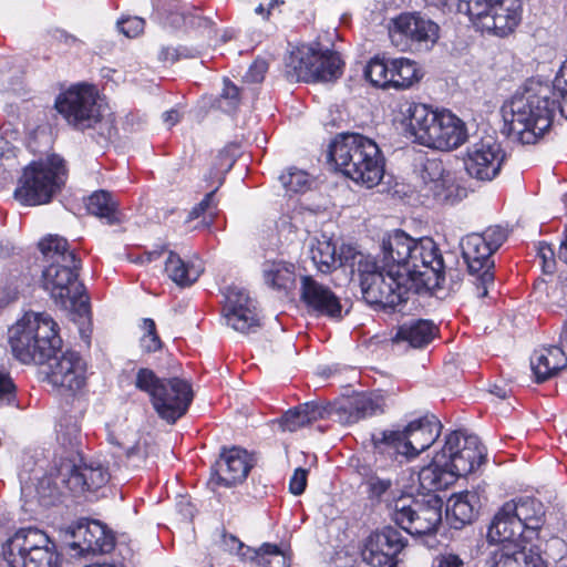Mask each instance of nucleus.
I'll return each instance as SVG.
<instances>
[{
  "label": "nucleus",
  "instance_id": "1",
  "mask_svg": "<svg viewBox=\"0 0 567 567\" xmlns=\"http://www.w3.org/2000/svg\"><path fill=\"white\" fill-rule=\"evenodd\" d=\"M363 299L371 306L394 309L409 292L436 290L445 281V265L436 243L430 237L414 239L394 230L382 239L380 259L352 252Z\"/></svg>",
  "mask_w": 567,
  "mask_h": 567
},
{
  "label": "nucleus",
  "instance_id": "2",
  "mask_svg": "<svg viewBox=\"0 0 567 567\" xmlns=\"http://www.w3.org/2000/svg\"><path fill=\"white\" fill-rule=\"evenodd\" d=\"M8 341L13 357L24 364H49L47 379L55 388L79 391L87 378L85 360L75 351L68 350L55 357L62 347L59 326L45 312H27L9 328Z\"/></svg>",
  "mask_w": 567,
  "mask_h": 567
},
{
  "label": "nucleus",
  "instance_id": "3",
  "mask_svg": "<svg viewBox=\"0 0 567 567\" xmlns=\"http://www.w3.org/2000/svg\"><path fill=\"white\" fill-rule=\"evenodd\" d=\"M400 115L405 133L422 146L450 152L468 140L465 122L446 109L406 101L400 106Z\"/></svg>",
  "mask_w": 567,
  "mask_h": 567
},
{
  "label": "nucleus",
  "instance_id": "4",
  "mask_svg": "<svg viewBox=\"0 0 567 567\" xmlns=\"http://www.w3.org/2000/svg\"><path fill=\"white\" fill-rule=\"evenodd\" d=\"M328 157L344 176L367 188L383 178L384 157L378 144L362 134H338L329 145Z\"/></svg>",
  "mask_w": 567,
  "mask_h": 567
},
{
  "label": "nucleus",
  "instance_id": "5",
  "mask_svg": "<svg viewBox=\"0 0 567 567\" xmlns=\"http://www.w3.org/2000/svg\"><path fill=\"white\" fill-rule=\"evenodd\" d=\"M548 87L538 92L530 89L516 93L502 106L503 132L522 144H535L550 127L554 109Z\"/></svg>",
  "mask_w": 567,
  "mask_h": 567
},
{
  "label": "nucleus",
  "instance_id": "6",
  "mask_svg": "<svg viewBox=\"0 0 567 567\" xmlns=\"http://www.w3.org/2000/svg\"><path fill=\"white\" fill-rule=\"evenodd\" d=\"M64 159L56 154L30 163L23 171L14 190V198L22 205L49 203L66 181Z\"/></svg>",
  "mask_w": 567,
  "mask_h": 567
},
{
  "label": "nucleus",
  "instance_id": "7",
  "mask_svg": "<svg viewBox=\"0 0 567 567\" xmlns=\"http://www.w3.org/2000/svg\"><path fill=\"white\" fill-rule=\"evenodd\" d=\"M135 386L151 396L155 411L168 423H175L182 417L193 400L192 386L186 380L159 379L147 368L137 371Z\"/></svg>",
  "mask_w": 567,
  "mask_h": 567
},
{
  "label": "nucleus",
  "instance_id": "8",
  "mask_svg": "<svg viewBox=\"0 0 567 567\" xmlns=\"http://www.w3.org/2000/svg\"><path fill=\"white\" fill-rule=\"evenodd\" d=\"M441 423L434 415L411 421L403 431H382L372 435L375 450L395 460L415 457L427 450L440 436Z\"/></svg>",
  "mask_w": 567,
  "mask_h": 567
},
{
  "label": "nucleus",
  "instance_id": "9",
  "mask_svg": "<svg viewBox=\"0 0 567 567\" xmlns=\"http://www.w3.org/2000/svg\"><path fill=\"white\" fill-rule=\"evenodd\" d=\"M1 556L9 567H55V544L33 527L17 530L1 545Z\"/></svg>",
  "mask_w": 567,
  "mask_h": 567
},
{
  "label": "nucleus",
  "instance_id": "10",
  "mask_svg": "<svg viewBox=\"0 0 567 567\" xmlns=\"http://www.w3.org/2000/svg\"><path fill=\"white\" fill-rule=\"evenodd\" d=\"M80 261L50 264L42 271V287L56 306L81 316L89 313V298L79 281Z\"/></svg>",
  "mask_w": 567,
  "mask_h": 567
},
{
  "label": "nucleus",
  "instance_id": "11",
  "mask_svg": "<svg viewBox=\"0 0 567 567\" xmlns=\"http://www.w3.org/2000/svg\"><path fill=\"white\" fill-rule=\"evenodd\" d=\"M55 109L68 124L76 130L84 131L104 123L107 125V136L112 135V121L104 118L101 105L97 104V92L93 85L71 86L56 97Z\"/></svg>",
  "mask_w": 567,
  "mask_h": 567
},
{
  "label": "nucleus",
  "instance_id": "12",
  "mask_svg": "<svg viewBox=\"0 0 567 567\" xmlns=\"http://www.w3.org/2000/svg\"><path fill=\"white\" fill-rule=\"evenodd\" d=\"M465 14L482 32L506 37L522 21L520 0H466Z\"/></svg>",
  "mask_w": 567,
  "mask_h": 567
},
{
  "label": "nucleus",
  "instance_id": "13",
  "mask_svg": "<svg viewBox=\"0 0 567 567\" xmlns=\"http://www.w3.org/2000/svg\"><path fill=\"white\" fill-rule=\"evenodd\" d=\"M385 501L391 519L410 535L431 534L441 523V504L437 499L424 503L409 494H401L399 497Z\"/></svg>",
  "mask_w": 567,
  "mask_h": 567
},
{
  "label": "nucleus",
  "instance_id": "14",
  "mask_svg": "<svg viewBox=\"0 0 567 567\" xmlns=\"http://www.w3.org/2000/svg\"><path fill=\"white\" fill-rule=\"evenodd\" d=\"M287 68L297 81L332 82L341 76L343 62L337 52L302 45L291 52Z\"/></svg>",
  "mask_w": 567,
  "mask_h": 567
},
{
  "label": "nucleus",
  "instance_id": "15",
  "mask_svg": "<svg viewBox=\"0 0 567 567\" xmlns=\"http://www.w3.org/2000/svg\"><path fill=\"white\" fill-rule=\"evenodd\" d=\"M391 43L400 51L429 50L439 40L440 27L419 12H404L389 23Z\"/></svg>",
  "mask_w": 567,
  "mask_h": 567
},
{
  "label": "nucleus",
  "instance_id": "16",
  "mask_svg": "<svg viewBox=\"0 0 567 567\" xmlns=\"http://www.w3.org/2000/svg\"><path fill=\"white\" fill-rule=\"evenodd\" d=\"M440 454H445L446 465L454 472L456 480L472 473L484 462L486 455L476 435H465L460 431L446 436Z\"/></svg>",
  "mask_w": 567,
  "mask_h": 567
},
{
  "label": "nucleus",
  "instance_id": "17",
  "mask_svg": "<svg viewBox=\"0 0 567 567\" xmlns=\"http://www.w3.org/2000/svg\"><path fill=\"white\" fill-rule=\"evenodd\" d=\"M505 158L502 145L493 136H486L467 147L463 162L472 178L489 182L499 174Z\"/></svg>",
  "mask_w": 567,
  "mask_h": 567
},
{
  "label": "nucleus",
  "instance_id": "18",
  "mask_svg": "<svg viewBox=\"0 0 567 567\" xmlns=\"http://www.w3.org/2000/svg\"><path fill=\"white\" fill-rule=\"evenodd\" d=\"M462 255L473 276L478 298H485L494 286V251L487 247L478 234L467 235L461 243Z\"/></svg>",
  "mask_w": 567,
  "mask_h": 567
},
{
  "label": "nucleus",
  "instance_id": "19",
  "mask_svg": "<svg viewBox=\"0 0 567 567\" xmlns=\"http://www.w3.org/2000/svg\"><path fill=\"white\" fill-rule=\"evenodd\" d=\"M224 297L223 313L227 326L240 333L255 332L260 326V318L256 302L246 289L230 286Z\"/></svg>",
  "mask_w": 567,
  "mask_h": 567
},
{
  "label": "nucleus",
  "instance_id": "20",
  "mask_svg": "<svg viewBox=\"0 0 567 567\" xmlns=\"http://www.w3.org/2000/svg\"><path fill=\"white\" fill-rule=\"evenodd\" d=\"M72 540L70 547L81 555L106 554L114 548L115 538L101 522L82 518L68 528Z\"/></svg>",
  "mask_w": 567,
  "mask_h": 567
},
{
  "label": "nucleus",
  "instance_id": "21",
  "mask_svg": "<svg viewBox=\"0 0 567 567\" xmlns=\"http://www.w3.org/2000/svg\"><path fill=\"white\" fill-rule=\"evenodd\" d=\"M406 539L401 532L388 526L372 533L361 551L362 560L371 567H385L394 561L395 556L405 547Z\"/></svg>",
  "mask_w": 567,
  "mask_h": 567
},
{
  "label": "nucleus",
  "instance_id": "22",
  "mask_svg": "<svg viewBox=\"0 0 567 567\" xmlns=\"http://www.w3.org/2000/svg\"><path fill=\"white\" fill-rule=\"evenodd\" d=\"M420 193L436 203H452L457 189L451 172L439 159H427L420 169Z\"/></svg>",
  "mask_w": 567,
  "mask_h": 567
},
{
  "label": "nucleus",
  "instance_id": "23",
  "mask_svg": "<svg viewBox=\"0 0 567 567\" xmlns=\"http://www.w3.org/2000/svg\"><path fill=\"white\" fill-rule=\"evenodd\" d=\"M61 481L73 493L94 492L103 487L110 480L109 471L101 464L76 465V460L62 462Z\"/></svg>",
  "mask_w": 567,
  "mask_h": 567
},
{
  "label": "nucleus",
  "instance_id": "24",
  "mask_svg": "<svg viewBox=\"0 0 567 567\" xmlns=\"http://www.w3.org/2000/svg\"><path fill=\"white\" fill-rule=\"evenodd\" d=\"M301 300L308 312L330 319L342 318V305L339 297L327 286L309 276L301 278Z\"/></svg>",
  "mask_w": 567,
  "mask_h": 567
},
{
  "label": "nucleus",
  "instance_id": "25",
  "mask_svg": "<svg viewBox=\"0 0 567 567\" xmlns=\"http://www.w3.org/2000/svg\"><path fill=\"white\" fill-rule=\"evenodd\" d=\"M62 462L54 464V468L50 473H41L40 470H32L28 473L23 470L20 473V481L22 483V492H25L32 486L35 489V496L39 503L43 506L54 505L62 495V486H66V482L61 481Z\"/></svg>",
  "mask_w": 567,
  "mask_h": 567
},
{
  "label": "nucleus",
  "instance_id": "26",
  "mask_svg": "<svg viewBox=\"0 0 567 567\" xmlns=\"http://www.w3.org/2000/svg\"><path fill=\"white\" fill-rule=\"evenodd\" d=\"M252 467V460L244 449L233 446L224 450L215 464L212 477L218 485L231 486L241 483Z\"/></svg>",
  "mask_w": 567,
  "mask_h": 567
},
{
  "label": "nucleus",
  "instance_id": "27",
  "mask_svg": "<svg viewBox=\"0 0 567 567\" xmlns=\"http://www.w3.org/2000/svg\"><path fill=\"white\" fill-rule=\"evenodd\" d=\"M484 567H547L539 551L534 547L504 544L489 551Z\"/></svg>",
  "mask_w": 567,
  "mask_h": 567
},
{
  "label": "nucleus",
  "instance_id": "28",
  "mask_svg": "<svg viewBox=\"0 0 567 567\" xmlns=\"http://www.w3.org/2000/svg\"><path fill=\"white\" fill-rule=\"evenodd\" d=\"M509 512L505 503L494 516L487 532V537L491 542L502 543V545H524V543L529 542L530 538H527L522 523Z\"/></svg>",
  "mask_w": 567,
  "mask_h": 567
},
{
  "label": "nucleus",
  "instance_id": "29",
  "mask_svg": "<svg viewBox=\"0 0 567 567\" xmlns=\"http://www.w3.org/2000/svg\"><path fill=\"white\" fill-rule=\"evenodd\" d=\"M507 509L522 523L527 538L530 540L537 535L545 523V508L542 502L532 497H522L506 502Z\"/></svg>",
  "mask_w": 567,
  "mask_h": 567
},
{
  "label": "nucleus",
  "instance_id": "30",
  "mask_svg": "<svg viewBox=\"0 0 567 567\" xmlns=\"http://www.w3.org/2000/svg\"><path fill=\"white\" fill-rule=\"evenodd\" d=\"M137 437L135 430L123 424L107 427L109 443L118 447L133 466H140L147 457L146 446Z\"/></svg>",
  "mask_w": 567,
  "mask_h": 567
},
{
  "label": "nucleus",
  "instance_id": "31",
  "mask_svg": "<svg viewBox=\"0 0 567 567\" xmlns=\"http://www.w3.org/2000/svg\"><path fill=\"white\" fill-rule=\"evenodd\" d=\"M481 506L480 496L475 491L453 494L446 504V517L453 528H462L474 520Z\"/></svg>",
  "mask_w": 567,
  "mask_h": 567
},
{
  "label": "nucleus",
  "instance_id": "32",
  "mask_svg": "<svg viewBox=\"0 0 567 567\" xmlns=\"http://www.w3.org/2000/svg\"><path fill=\"white\" fill-rule=\"evenodd\" d=\"M436 328L427 320H412L398 327L391 341L394 346L405 348L426 347L434 338Z\"/></svg>",
  "mask_w": 567,
  "mask_h": 567
},
{
  "label": "nucleus",
  "instance_id": "33",
  "mask_svg": "<svg viewBox=\"0 0 567 567\" xmlns=\"http://www.w3.org/2000/svg\"><path fill=\"white\" fill-rule=\"evenodd\" d=\"M445 454L436 453L432 462L419 472L420 486L425 492L447 488L456 478L454 472L446 465Z\"/></svg>",
  "mask_w": 567,
  "mask_h": 567
},
{
  "label": "nucleus",
  "instance_id": "34",
  "mask_svg": "<svg viewBox=\"0 0 567 567\" xmlns=\"http://www.w3.org/2000/svg\"><path fill=\"white\" fill-rule=\"evenodd\" d=\"M530 364L536 380L543 382L567 367V354L556 346L543 348L534 352Z\"/></svg>",
  "mask_w": 567,
  "mask_h": 567
},
{
  "label": "nucleus",
  "instance_id": "35",
  "mask_svg": "<svg viewBox=\"0 0 567 567\" xmlns=\"http://www.w3.org/2000/svg\"><path fill=\"white\" fill-rule=\"evenodd\" d=\"M328 414L327 408L317 402H307L288 410L279 420L284 431L296 432Z\"/></svg>",
  "mask_w": 567,
  "mask_h": 567
},
{
  "label": "nucleus",
  "instance_id": "36",
  "mask_svg": "<svg viewBox=\"0 0 567 567\" xmlns=\"http://www.w3.org/2000/svg\"><path fill=\"white\" fill-rule=\"evenodd\" d=\"M203 271L204 268L199 259L185 261L174 251H169L165 261V272L181 287L193 285Z\"/></svg>",
  "mask_w": 567,
  "mask_h": 567
},
{
  "label": "nucleus",
  "instance_id": "37",
  "mask_svg": "<svg viewBox=\"0 0 567 567\" xmlns=\"http://www.w3.org/2000/svg\"><path fill=\"white\" fill-rule=\"evenodd\" d=\"M310 258L322 274H328L342 265V256L337 257L336 245L324 235L311 243Z\"/></svg>",
  "mask_w": 567,
  "mask_h": 567
},
{
  "label": "nucleus",
  "instance_id": "38",
  "mask_svg": "<svg viewBox=\"0 0 567 567\" xmlns=\"http://www.w3.org/2000/svg\"><path fill=\"white\" fill-rule=\"evenodd\" d=\"M39 249L48 265L80 261L74 251L69 248L66 239L56 235H49L43 238L39 243Z\"/></svg>",
  "mask_w": 567,
  "mask_h": 567
},
{
  "label": "nucleus",
  "instance_id": "39",
  "mask_svg": "<svg viewBox=\"0 0 567 567\" xmlns=\"http://www.w3.org/2000/svg\"><path fill=\"white\" fill-rule=\"evenodd\" d=\"M392 80L390 87L396 90H406L412 87L422 79V72L415 61L406 58L391 60Z\"/></svg>",
  "mask_w": 567,
  "mask_h": 567
},
{
  "label": "nucleus",
  "instance_id": "40",
  "mask_svg": "<svg viewBox=\"0 0 567 567\" xmlns=\"http://www.w3.org/2000/svg\"><path fill=\"white\" fill-rule=\"evenodd\" d=\"M56 440L65 453L64 456H61L60 462L66 461L69 457L76 460L81 436L80 426L72 417H65L60 421L59 429L56 431Z\"/></svg>",
  "mask_w": 567,
  "mask_h": 567
},
{
  "label": "nucleus",
  "instance_id": "41",
  "mask_svg": "<svg viewBox=\"0 0 567 567\" xmlns=\"http://www.w3.org/2000/svg\"><path fill=\"white\" fill-rule=\"evenodd\" d=\"M264 277L268 286L276 289H289L295 284V266L284 261H267Z\"/></svg>",
  "mask_w": 567,
  "mask_h": 567
},
{
  "label": "nucleus",
  "instance_id": "42",
  "mask_svg": "<svg viewBox=\"0 0 567 567\" xmlns=\"http://www.w3.org/2000/svg\"><path fill=\"white\" fill-rule=\"evenodd\" d=\"M117 202L106 190L94 192L86 202L87 212L106 219L109 224L117 221Z\"/></svg>",
  "mask_w": 567,
  "mask_h": 567
},
{
  "label": "nucleus",
  "instance_id": "43",
  "mask_svg": "<svg viewBox=\"0 0 567 567\" xmlns=\"http://www.w3.org/2000/svg\"><path fill=\"white\" fill-rule=\"evenodd\" d=\"M391 60L379 55L372 58L364 69L365 79L377 87L389 89L392 80Z\"/></svg>",
  "mask_w": 567,
  "mask_h": 567
},
{
  "label": "nucleus",
  "instance_id": "44",
  "mask_svg": "<svg viewBox=\"0 0 567 567\" xmlns=\"http://www.w3.org/2000/svg\"><path fill=\"white\" fill-rule=\"evenodd\" d=\"M250 560L261 567H289L286 554L274 544H264L259 549H254Z\"/></svg>",
  "mask_w": 567,
  "mask_h": 567
},
{
  "label": "nucleus",
  "instance_id": "45",
  "mask_svg": "<svg viewBox=\"0 0 567 567\" xmlns=\"http://www.w3.org/2000/svg\"><path fill=\"white\" fill-rule=\"evenodd\" d=\"M342 409L350 413V422H357L360 419L374 415L379 410V404L372 396L362 393L350 399Z\"/></svg>",
  "mask_w": 567,
  "mask_h": 567
},
{
  "label": "nucleus",
  "instance_id": "46",
  "mask_svg": "<svg viewBox=\"0 0 567 567\" xmlns=\"http://www.w3.org/2000/svg\"><path fill=\"white\" fill-rule=\"evenodd\" d=\"M551 94L550 107L555 111L557 105L560 115L567 120V60L553 82Z\"/></svg>",
  "mask_w": 567,
  "mask_h": 567
},
{
  "label": "nucleus",
  "instance_id": "47",
  "mask_svg": "<svg viewBox=\"0 0 567 567\" xmlns=\"http://www.w3.org/2000/svg\"><path fill=\"white\" fill-rule=\"evenodd\" d=\"M282 186L292 193L306 192L310 186L309 175L305 171L289 168L280 176Z\"/></svg>",
  "mask_w": 567,
  "mask_h": 567
},
{
  "label": "nucleus",
  "instance_id": "48",
  "mask_svg": "<svg viewBox=\"0 0 567 567\" xmlns=\"http://www.w3.org/2000/svg\"><path fill=\"white\" fill-rule=\"evenodd\" d=\"M143 329L144 336L141 338V347L146 352H155L162 347L159 337L156 333V326L154 320L144 319Z\"/></svg>",
  "mask_w": 567,
  "mask_h": 567
},
{
  "label": "nucleus",
  "instance_id": "49",
  "mask_svg": "<svg viewBox=\"0 0 567 567\" xmlns=\"http://www.w3.org/2000/svg\"><path fill=\"white\" fill-rule=\"evenodd\" d=\"M492 251H496L507 239V230L501 226L487 227L478 234Z\"/></svg>",
  "mask_w": 567,
  "mask_h": 567
},
{
  "label": "nucleus",
  "instance_id": "50",
  "mask_svg": "<svg viewBox=\"0 0 567 567\" xmlns=\"http://www.w3.org/2000/svg\"><path fill=\"white\" fill-rule=\"evenodd\" d=\"M221 546L225 550L237 554L243 559H250L254 549L241 543L236 536L224 534L221 538Z\"/></svg>",
  "mask_w": 567,
  "mask_h": 567
},
{
  "label": "nucleus",
  "instance_id": "51",
  "mask_svg": "<svg viewBox=\"0 0 567 567\" xmlns=\"http://www.w3.org/2000/svg\"><path fill=\"white\" fill-rule=\"evenodd\" d=\"M117 24L124 35L136 38L144 31L145 21L140 17H128L118 21Z\"/></svg>",
  "mask_w": 567,
  "mask_h": 567
},
{
  "label": "nucleus",
  "instance_id": "52",
  "mask_svg": "<svg viewBox=\"0 0 567 567\" xmlns=\"http://www.w3.org/2000/svg\"><path fill=\"white\" fill-rule=\"evenodd\" d=\"M537 256L542 259L544 272L553 274L556 265L554 248L549 244L540 241L537 246Z\"/></svg>",
  "mask_w": 567,
  "mask_h": 567
},
{
  "label": "nucleus",
  "instance_id": "53",
  "mask_svg": "<svg viewBox=\"0 0 567 567\" xmlns=\"http://www.w3.org/2000/svg\"><path fill=\"white\" fill-rule=\"evenodd\" d=\"M214 197H215V190L206 194L205 197L202 199V202L199 204H197L195 207H193V209L189 212L187 221L196 219L206 213H208L209 216H213L214 209L216 208V204L214 203Z\"/></svg>",
  "mask_w": 567,
  "mask_h": 567
},
{
  "label": "nucleus",
  "instance_id": "54",
  "mask_svg": "<svg viewBox=\"0 0 567 567\" xmlns=\"http://www.w3.org/2000/svg\"><path fill=\"white\" fill-rule=\"evenodd\" d=\"M16 386L10 375L0 370V406L13 401Z\"/></svg>",
  "mask_w": 567,
  "mask_h": 567
},
{
  "label": "nucleus",
  "instance_id": "55",
  "mask_svg": "<svg viewBox=\"0 0 567 567\" xmlns=\"http://www.w3.org/2000/svg\"><path fill=\"white\" fill-rule=\"evenodd\" d=\"M392 482L390 480L380 478V477H371L368 481L369 495L371 498L381 499L384 497L391 489Z\"/></svg>",
  "mask_w": 567,
  "mask_h": 567
},
{
  "label": "nucleus",
  "instance_id": "56",
  "mask_svg": "<svg viewBox=\"0 0 567 567\" xmlns=\"http://www.w3.org/2000/svg\"><path fill=\"white\" fill-rule=\"evenodd\" d=\"M558 258L567 264V226L564 230V239L560 243L559 249H558ZM556 291L561 296L558 299V302L561 306H567V280H563L559 282V285L556 288Z\"/></svg>",
  "mask_w": 567,
  "mask_h": 567
},
{
  "label": "nucleus",
  "instance_id": "57",
  "mask_svg": "<svg viewBox=\"0 0 567 567\" xmlns=\"http://www.w3.org/2000/svg\"><path fill=\"white\" fill-rule=\"evenodd\" d=\"M425 2L443 12L465 13L466 0H425Z\"/></svg>",
  "mask_w": 567,
  "mask_h": 567
},
{
  "label": "nucleus",
  "instance_id": "58",
  "mask_svg": "<svg viewBox=\"0 0 567 567\" xmlns=\"http://www.w3.org/2000/svg\"><path fill=\"white\" fill-rule=\"evenodd\" d=\"M20 288L18 282L0 284V309L18 299Z\"/></svg>",
  "mask_w": 567,
  "mask_h": 567
},
{
  "label": "nucleus",
  "instance_id": "59",
  "mask_svg": "<svg viewBox=\"0 0 567 567\" xmlns=\"http://www.w3.org/2000/svg\"><path fill=\"white\" fill-rule=\"evenodd\" d=\"M307 470L301 467L295 470L289 482V489L293 495H301L305 492L307 486Z\"/></svg>",
  "mask_w": 567,
  "mask_h": 567
},
{
  "label": "nucleus",
  "instance_id": "60",
  "mask_svg": "<svg viewBox=\"0 0 567 567\" xmlns=\"http://www.w3.org/2000/svg\"><path fill=\"white\" fill-rule=\"evenodd\" d=\"M464 561L460 558V556L446 553L442 554L435 559V564L433 567H463Z\"/></svg>",
  "mask_w": 567,
  "mask_h": 567
},
{
  "label": "nucleus",
  "instance_id": "61",
  "mask_svg": "<svg viewBox=\"0 0 567 567\" xmlns=\"http://www.w3.org/2000/svg\"><path fill=\"white\" fill-rule=\"evenodd\" d=\"M267 71V63L265 61H255L250 66L247 76L254 82H260Z\"/></svg>",
  "mask_w": 567,
  "mask_h": 567
},
{
  "label": "nucleus",
  "instance_id": "62",
  "mask_svg": "<svg viewBox=\"0 0 567 567\" xmlns=\"http://www.w3.org/2000/svg\"><path fill=\"white\" fill-rule=\"evenodd\" d=\"M223 97L236 102L239 97V89L230 82H225Z\"/></svg>",
  "mask_w": 567,
  "mask_h": 567
},
{
  "label": "nucleus",
  "instance_id": "63",
  "mask_svg": "<svg viewBox=\"0 0 567 567\" xmlns=\"http://www.w3.org/2000/svg\"><path fill=\"white\" fill-rule=\"evenodd\" d=\"M162 252L163 250L145 251L136 259V261L141 264H148L153 260L158 259Z\"/></svg>",
  "mask_w": 567,
  "mask_h": 567
},
{
  "label": "nucleus",
  "instance_id": "64",
  "mask_svg": "<svg viewBox=\"0 0 567 567\" xmlns=\"http://www.w3.org/2000/svg\"><path fill=\"white\" fill-rule=\"evenodd\" d=\"M558 348H561L566 354H567V323H565L561 328L560 334H559V346Z\"/></svg>",
  "mask_w": 567,
  "mask_h": 567
}]
</instances>
